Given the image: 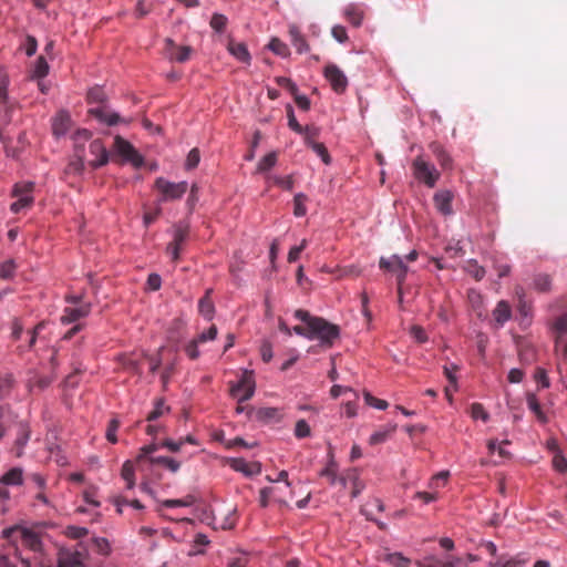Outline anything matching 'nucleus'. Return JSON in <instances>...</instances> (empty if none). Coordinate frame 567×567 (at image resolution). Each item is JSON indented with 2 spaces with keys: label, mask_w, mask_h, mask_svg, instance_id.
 Segmentation results:
<instances>
[{
  "label": "nucleus",
  "mask_w": 567,
  "mask_h": 567,
  "mask_svg": "<svg viewBox=\"0 0 567 567\" xmlns=\"http://www.w3.org/2000/svg\"><path fill=\"white\" fill-rule=\"evenodd\" d=\"M168 411H169V408L165 406L164 401L157 400L154 409L147 415V421H150V422L155 421L156 419L164 415Z\"/></svg>",
  "instance_id": "3c124183"
},
{
  "label": "nucleus",
  "mask_w": 567,
  "mask_h": 567,
  "mask_svg": "<svg viewBox=\"0 0 567 567\" xmlns=\"http://www.w3.org/2000/svg\"><path fill=\"white\" fill-rule=\"evenodd\" d=\"M308 197L303 193H298L293 197V215L302 217L307 214L306 203Z\"/></svg>",
  "instance_id": "58836bf2"
},
{
  "label": "nucleus",
  "mask_w": 567,
  "mask_h": 567,
  "mask_svg": "<svg viewBox=\"0 0 567 567\" xmlns=\"http://www.w3.org/2000/svg\"><path fill=\"white\" fill-rule=\"evenodd\" d=\"M307 245H308L307 239H302L300 245L291 247L288 252V261L289 262L297 261L300 257V254L306 249Z\"/></svg>",
  "instance_id": "4d7b16f0"
},
{
  "label": "nucleus",
  "mask_w": 567,
  "mask_h": 567,
  "mask_svg": "<svg viewBox=\"0 0 567 567\" xmlns=\"http://www.w3.org/2000/svg\"><path fill=\"white\" fill-rule=\"evenodd\" d=\"M516 296H517V311L519 316L522 317V323L527 321L529 323L532 315H533V308L529 301L525 299L524 290L523 288L516 289Z\"/></svg>",
  "instance_id": "5701e85b"
},
{
  "label": "nucleus",
  "mask_w": 567,
  "mask_h": 567,
  "mask_svg": "<svg viewBox=\"0 0 567 567\" xmlns=\"http://www.w3.org/2000/svg\"><path fill=\"white\" fill-rule=\"evenodd\" d=\"M364 401L378 410H385L389 406L386 401L373 396L370 392H364Z\"/></svg>",
  "instance_id": "864d4df0"
},
{
  "label": "nucleus",
  "mask_w": 567,
  "mask_h": 567,
  "mask_svg": "<svg viewBox=\"0 0 567 567\" xmlns=\"http://www.w3.org/2000/svg\"><path fill=\"white\" fill-rule=\"evenodd\" d=\"M527 405H528L529 410L536 415V417L539 422H542V423L547 422V417H546L545 413L543 412L540 403L538 402L535 394L529 393L527 395Z\"/></svg>",
  "instance_id": "72a5a7b5"
},
{
  "label": "nucleus",
  "mask_w": 567,
  "mask_h": 567,
  "mask_svg": "<svg viewBox=\"0 0 567 567\" xmlns=\"http://www.w3.org/2000/svg\"><path fill=\"white\" fill-rule=\"evenodd\" d=\"M553 466L557 472L566 473L567 460L560 453H556L553 457Z\"/></svg>",
  "instance_id": "69168bd1"
},
{
  "label": "nucleus",
  "mask_w": 567,
  "mask_h": 567,
  "mask_svg": "<svg viewBox=\"0 0 567 567\" xmlns=\"http://www.w3.org/2000/svg\"><path fill=\"white\" fill-rule=\"evenodd\" d=\"M432 151L443 169H450L452 167V158L442 146L433 144Z\"/></svg>",
  "instance_id": "473e14b6"
},
{
  "label": "nucleus",
  "mask_w": 567,
  "mask_h": 567,
  "mask_svg": "<svg viewBox=\"0 0 567 567\" xmlns=\"http://www.w3.org/2000/svg\"><path fill=\"white\" fill-rule=\"evenodd\" d=\"M320 475L323 477H327L330 482V484H336L337 482L341 483L342 485L346 484V480L343 477L338 478L337 471L334 464H329L327 467H324Z\"/></svg>",
  "instance_id": "a18cd8bd"
},
{
  "label": "nucleus",
  "mask_w": 567,
  "mask_h": 567,
  "mask_svg": "<svg viewBox=\"0 0 567 567\" xmlns=\"http://www.w3.org/2000/svg\"><path fill=\"white\" fill-rule=\"evenodd\" d=\"M551 278L546 274H540L535 277L534 286L540 292H546L550 289Z\"/></svg>",
  "instance_id": "de8ad7c7"
},
{
  "label": "nucleus",
  "mask_w": 567,
  "mask_h": 567,
  "mask_svg": "<svg viewBox=\"0 0 567 567\" xmlns=\"http://www.w3.org/2000/svg\"><path fill=\"white\" fill-rule=\"evenodd\" d=\"M210 293L212 289H208L198 302V311L207 320H212L215 311L213 300L210 299Z\"/></svg>",
  "instance_id": "c85d7f7f"
},
{
  "label": "nucleus",
  "mask_w": 567,
  "mask_h": 567,
  "mask_svg": "<svg viewBox=\"0 0 567 567\" xmlns=\"http://www.w3.org/2000/svg\"><path fill=\"white\" fill-rule=\"evenodd\" d=\"M91 135H92L91 132L86 128L76 130L72 135V140L74 143V151H84L83 150L84 143L90 141Z\"/></svg>",
  "instance_id": "f704fd0d"
},
{
  "label": "nucleus",
  "mask_w": 567,
  "mask_h": 567,
  "mask_svg": "<svg viewBox=\"0 0 567 567\" xmlns=\"http://www.w3.org/2000/svg\"><path fill=\"white\" fill-rule=\"evenodd\" d=\"M528 560L529 558L525 554H518L517 556L508 559L503 567H520Z\"/></svg>",
  "instance_id": "338daca9"
},
{
  "label": "nucleus",
  "mask_w": 567,
  "mask_h": 567,
  "mask_svg": "<svg viewBox=\"0 0 567 567\" xmlns=\"http://www.w3.org/2000/svg\"><path fill=\"white\" fill-rule=\"evenodd\" d=\"M96 497H97V491L95 487H90V488L85 489L83 493V498H84L85 503L93 507L100 506V502L97 501Z\"/></svg>",
  "instance_id": "680f3d73"
},
{
  "label": "nucleus",
  "mask_w": 567,
  "mask_h": 567,
  "mask_svg": "<svg viewBox=\"0 0 567 567\" xmlns=\"http://www.w3.org/2000/svg\"><path fill=\"white\" fill-rule=\"evenodd\" d=\"M22 483L23 471L21 467H12L0 476V484L4 486H20Z\"/></svg>",
  "instance_id": "a878e982"
},
{
  "label": "nucleus",
  "mask_w": 567,
  "mask_h": 567,
  "mask_svg": "<svg viewBox=\"0 0 567 567\" xmlns=\"http://www.w3.org/2000/svg\"><path fill=\"white\" fill-rule=\"evenodd\" d=\"M417 565L419 567H454L455 560L452 558H447L446 560L425 558L423 561H419Z\"/></svg>",
  "instance_id": "79ce46f5"
},
{
  "label": "nucleus",
  "mask_w": 567,
  "mask_h": 567,
  "mask_svg": "<svg viewBox=\"0 0 567 567\" xmlns=\"http://www.w3.org/2000/svg\"><path fill=\"white\" fill-rule=\"evenodd\" d=\"M276 82L279 86L288 90L291 95L298 92V86L289 78L278 76L276 78Z\"/></svg>",
  "instance_id": "e2e57ef3"
},
{
  "label": "nucleus",
  "mask_w": 567,
  "mask_h": 567,
  "mask_svg": "<svg viewBox=\"0 0 567 567\" xmlns=\"http://www.w3.org/2000/svg\"><path fill=\"white\" fill-rule=\"evenodd\" d=\"M158 444L152 443L140 449V452L135 458V464L141 471H144L146 465H165L168 457L158 456L154 457L152 454L158 450Z\"/></svg>",
  "instance_id": "9d476101"
},
{
  "label": "nucleus",
  "mask_w": 567,
  "mask_h": 567,
  "mask_svg": "<svg viewBox=\"0 0 567 567\" xmlns=\"http://www.w3.org/2000/svg\"><path fill=\"white\" fill-rule=\"evenodd\" d=\"M66 306L61 316L63 324H70L86 318L92 309L90 301L85 300L83 295H66Z\"/></svg>",
  "instance_id": "7ed1b4c3"
},
{
  "label": "nucleus",
  "mask_w": 567,
  "mask_h": 567,
  "mask_svg": "<svg viewBox=\"0 0 567 567\" xmlns=\"http://www.w3.org/2000/svg\"><path fill=\"white\" fill-rule=\"evenodd\" d=\"M248 417L264 423L272 421L278 422L282 417V413L278 408L265 406L259 409H249Z\"/></svg>",
  "instance_id": "2eb2a0df"
},
{
  "label": "nucleus",
  "mask_w": 567,
  "mask_h": 567,
  "mask_svg": "<svg viewBox=\"0 0 567 567\" xmlns=\"http://www.w3.org/2000/svg\"><path fill=\"white\" fill-rule=\"evenodd\" d=\"M465 270L476 280H481L485 276V269L474 259L467 261Z\"/></svg>",
  "instance_id": "37998d69"
},
{
  "label": "nucleus",
  "mask_w": 567,
  "mask_h": 567,
  "mask_svg": "<svg viewBox=\"0 0 567 567\" xmlns=\"http://www.w3.org/2000/svg\"><path fill=\"white\" fill-rule=\"evenodd\" d=\"M195 502V496L187 495L181 499H166L162 503V505L164 507L192 506Z\"/></svg>",
  "instance_id": "49530a36"
},
{
  "label": "nucleus",
  "mask_w": 567,
  "mask_h": 567,
  "mask_svg": "<svg viewBox=\"0 0 567 567\" xmlns=\"http://www.w3.org/2000/svg\"><path fill=\"white\" fill-rule=\"evenodd\" d=\"M311 430L309 424L305 420H299L295 426V436L297 439H305L310 436Z\"/></svg>",
  "instance_id": "5fc2aeb1"
},
{
  "label": "nucleus",
  "mask_w": 567,
  "mask_h": 567,
  "mask_svg": "<svg viewBox=\"0 0 567 567\" xmlns=\"http://www.w3.org/2000/svg\"><path fill=\"white\" fill-rule=\"evenodd\" d=\"M87 102L89 103H103L106 100L105 92L100 86H94L87 92Z\"/></svg>",
  "instance_id": "09e8293b"
},
{
  "label": "nucleus",
  "mask_w": 567,
  "mask_h": 567,
  "mask_svg": "<svg viewBox=\"0 0 567 567\" xmlns=\"http://www.w3.org/2000/svg\"><path fill=\"white\" fill-rule=\"evenodd\" d=\"M114 151L122 156L125 162L131 163L135 168H140L144 164L143 156L135 147L120 135L114 138Z\"/></svg>",
  "instance_id": "6e6552de"
},
{
  "label": "nucleus",
  "mask_w": 567,
  "mask_h": 567,
  "mask_svg": "<svg viewBox=\"0 0 567 567\" xmlns=\"http://www.w3.org/2000/svg\"><path fill=\"white\" fill-rule=\"evenodd\" d=\"M227 24V18L224 14L215 13L210 19V27L217 32H221Z\"/></svg>",
  "instance_id": "13d9d810"
},
{
  "label": "nucleus",
  "mask_w": 567,
  "mask_h": 567,
  "mask_svg": "<svg viewBox=\"0 0 567 567\" xmlns=\"http://www.w3.org/2000/svg\"><path fill=\"white\" fill-rule=\"evenodd\" d=\"M288 126L296 133H303V126H301L296 116L291 105L287 106Z\"/></svg>",
  "instance_id": "6e6d98bb"
},
{
  "label": "nucleus",
  "mask_w": 567,
  "mask_h": 567,
  "mask_svg": "<svg viewBox=\"0 0 567 567\" xmlns=\"http://www.w3.org/2000/svg\"><path fill=\"white\" fill-rule=\"evenodd\" d=\"M453 194L450 190H439L433 196L434 206L444 216L453 214L452 208Z\"/></svg>",
  "instance_id": "f3484780"
},
{
  "label": "nucleus",
  "mask_w": 567,
  "mask_h": 567,
  "mask_svg": "<svg viewBox=\"0 0 567 567\" xmlns=\"http://www.w3.org/2000/svg\"><path fill=\"white\" fill-rule=\"evenodd\" d=\"M289 35H290V41H291L292 45L296 48L298 53H300V54L307 53L310 50V47H309L305 35L301 33L300 29L297 25H295V24L289 25Z\"/></svg>",
  "instance_id": "4be33fe9"
},
{
  "label": "nucleus",
  "mask_w": 567,
  "mask_h": 567,
  "mask_svg": "<svg viewBox=\"0 0 567 567\" xmlns=\"http://www.w3.org/2000/svg\"><path fill=\"white\" fill-rule=\"evenodd\" d=\"M32 186H33V183H28L24 185L17 184L14 186L13 194H14V196L18 197V199L16 202H13L10 206V209L13 213L17 214L20 210H22L23 208L31 205V203H32V195H31Z\"/></svg>",
  "instance_id": "ddd939ff"
},
{
  "label": "nucleus",
  "mask_w": 567,
  "mask_h": 567,
  "mask_svg": "<svg viewBox=\"0 0 567 567\" xmlns=\"http://www.w3.org/2000/svg\"><path fill=\"white\" fill-rule=\"evenodd\" d=\"M343 16L354 28H359L364 19V10L357 3H350L344 8Z\"/></svg>",
  "instance_id": "aec40b11"
},
{
  "label": "nucleus",
  "mask_w": 567,
  "mask_h": 567,
  "mask_svg": "<svg viewBox=\"0 0 567 567\" xmlns=\"http://www.w3.org/2000/svg\"><path fill=\"white\" fill-rule=\"evenodd\" d=\"M89 151L92 158L87 163L92 168H99L109 163V153L101 140L92 141L89 145Z\"/></svg>",
  "instance_id": "4468645a"
},
{
  "label": "nucleus",
  "mask_w": 567,
  "mask_h": 567,
  "mask_svg": "<svg viewBox=\"0 0 567 567\" xmlns=\"http://www.w3.org/2000/svg\"><path fill=\"white\" fill-rule=\"evenodd\" d=\"M13 385V378L11 374H0V398L9 395Z\"/></svg>",
  "instance_id": "8fccbe9b"
},
{
  "label": "nucleus",
  "mask_w": 567,
  "mask_h": 567,
  "mask_svg": "<svg viewBox=\"0 0 567 567\" xmlns=\"http://www.w3.org/2000/svg\"><path fill=\"white\" fill-rule=\"evenodd\" d=\"M471 416L474 420L481 419L483 422H487L489 419V414L481 403H473L471 405Z\"/></svg>",
  "instance_id": "603ef678"
},
{
  "label": "nucleus",
  "mask_w": 567,
  "mask_h": 567,
  "mask_svg": "<svg viewBox=\"0 0 567 567\" xmlns=\"http://www.w3.org/2000/svg\"><path fill=\"white\" fill-rule=\"evenodd\" d=\"M295 318L309 326V334L311 336L309 340H319L326 348H331L340 336V329L337 324L330 323L321 317L312 316L307 310H296Z\"/></svg>",
  "instance_id": "f257e3e1"
},
{
  "label": "nucleus",
  "mask_w": 567,
  "mask_h": 567,
  "mask_svg": "<svg viewBox=\"0 0 567 567\" xmlns=\"http://www.w3.org/2000/svg\"><path fill=\"white\" fill-rule=\"evenodd\" d=\"M383 560L393 567H410L411 564V560L401 553L385 554Z\"/></svg>",
  "instance_id": "e433bc0d"
},
{
  "label": "nucleus",
  "mask_w": 567,
  "mask_h": 567,
  "mask_svg": "<svg viewBox=\"0 0 567 567\" xmlns=\"http://www.w3.org/2000/svg\"><path fill=\"white\" fill-rule=\"evenodd\" d=\"M58 567H86V555L79 550L62 551Z\"/></svg>",
  "instance_id": "dca6fc26"
},
{
  "label": "nucleus",
  "mask_w": 567,
  "mask_h": 567,
  "mask_svg": "<svg viewBox=\"0 0 567 567\" xmlns=\"http://www.w3.org/2000/svg\"><path fill=\"white\" fill-rule=\"evenodd\" d=\"M89 114L100 122L107 124L109 126L115 125L121 121L117 113L107 111L104 106H97L89 110Z\"/></svg>",
  "instance_id": "412c9836"
},
{
  "label": "nucleus",
  "mask_w": 567,
  "mask_h": 567,
  "mask_svg": "<svg viewBox=\"0 0 567 567\" xmlns=\"http://www.w3.org/2000/svg\"><path fill=\"white\" fill-rule=\"evenodd\" d=\"M412 171L414 177L430 188H433L440 178V172L435 166L424 161L421 156L413 161Z\"/></svg>",
  "instance_id": "20e7f679"
},
{
  "label": "nucleus",
  "mask_w": 567,
  "mask_h": 567,
  "mask_svg": "<svg viewBox=\"0 0 567 567\" xmlns=\"http://www.w3.org/2000/svg\"><path fill=\"white\" fill-rule=\"evenodd\" d=\"M122 478L126 482V488L132 489L135 485L133 462L126 461L121 471Z\"/></svg>",
  "instance_id": "c9c22d12"
},
{
  "label": "nucleus",
  "mask_w": 567,
  "mask_h": 567,
  "mask_svg": "<svg viewBox=\"0 0 567 567\" xmlns=\"http://www.w3.org/2000/svg\"><path fill=\"white\" fill-rule=\"evenodd\" d=\"M189 236V225L179 221L173 226V240L166 247V254L171 256L174 262L181 258V251L184 243Z\"/></svg>",
  "instance_id": "39448f33"
},
{
  "label": "nucleus",
  "mask_w": 567,
  "mask_h": 567,
  "mask_svg": "<svg viewBox=\"0 0 567 567\" xmlns=\"http://www.w3.org/2000/svg\"><path fill=\"white\" fill-rule=\"evenodd\" d=\"M268 48L281 58H287L290 54L288 45L278 38H272L268 44Z\"/></svg>",
  "instance_id": "4c0bfd02"
},
{
  "label": "nucleus",
  "mask_w": 567,
  "mask_h": 567,
  "mask_svg": "<svg viewBox=\"0 0 567 567\" xmlns=\"http://www.w3.org/2000/svg\"><path fill=\"white\" fill-rule=\"evenodd\" d=\"M32 186H33V183H28L24 185L17 184L14 186L13 194H14V196L18 197V199L16 202H13L10 206V209L13 213L17 214L20 210H22L23 208L31 205V203H32V195H31Z\"/></svg>",
  "instance_id": "9b49d317"
},
{
  "label": "nucleus",
  "mask_w": 567,
  "mask_h": 567,
  "mask_svg": "<svg viewBox=\"0 0 567 567\" xmlns=\"http://www.w3.org/2000/svg\"><path fill=\"white\" fill-rule=\"evenodd\" d=\"M75 158L70 162L69 172L79 174L84 169V151H74Z\"/></svg>",
  "instance_id": "a19ab883"
},
{
  "label": "nucleus",
  "mask_w": 567,
  "mask_h": 567,
  "mask_svg": "<svg viewBox=\"0 0 567 567\" xmlns=\"http://www.w3.org/2000/svg\"><path fill=\"white\" fill-rule=\"evenodd\" d=\"M554 329L558 333L557 337H563V334L567 331V316L557 318L554 322Z\"/></svg>",
  "instance_id": "774afa93"
},
{
  "label": "nucleus",
  "mask_w": 567,
  "mask_h": 567,
  "mask_svg": "<svg viewBox=\"0 0 567 567\" xmlns=\"http://www.w3.org/2000/svg\"><path fill=\"white\" fill-rule=\"evenodd\" d=\"M379 266L383 270L396 274V271L404 267L405 264L403 262V259L400 256L393 255L390 258L382 257L380 259Z\"/></svg>",
  "instance_id": "c756f323"
},
{
  "label": "nucleus",
  "mask_w": 567,
  "mask_h": 567,
  "mask_svg": "<svg viewBox=\"0 0 567 567\" xmlns=\"http://www.w3.org/2000/svg\"><path fill=\"white\" fill-rule=\"evenodd\" d=\"M277 163V153L271 152L265 155L257 165V172L264 173L271 169Z\"/></svg>",
  "instance_id": "ea45409f"
},
{
  "label": "nucleus",
  "mask_w": 567,
  "mask_h": 567,
  "mask_svg": "<svg viewBox=\"0 0 567 567\" xmlns=\"http://www.w3.org/2000/svg\"><path fill=\"white\" fill-rule=\"evenodd\" d=\"M323 76L337 94H342L348 87V79L343 71L333 63H328L323 69Z\"/></svg>",
  "instance_id": "1a4fd4ad"
},
{
  "label": "nucleus",
  "mask_w": 567,
  "mask_h": 567,
  "mask_svg": "<svg viewBox=\"0 0 567 567\" xmlns=\"http://www.w3.org/2000/svg\"><path fill=\"white\" fill-rule=\"evenodd\" d=\"M331 35L333 37L334 40H337L340 43H344L349 39L346 28L340 24L332 27Z\"/></svg>",
  "instance_id": "0e129e2a"
},
{
  "label": "nucleus",
  "mask_w": 567,
  "mask_h": 567,
  "mask_svg": "<svg viewBox=\"0 0 567 567\" xmlns=\"http://www.w3.org/2000/svg\"><path fill=\"white\" fill-rule=\"evenodd\" d=\"M49 64L44 56H38V90L43 94H48L51 85L49 83H42L41 80L49 74Z\"/></svg>",
  "instance_id": "cd10ccee"
},
{
  "label": "nucleus",
  "mask_w": 567,
  "mask_h": 567,
  "mask_svg": "<svg viewBox=\"0 0 567 567\" xmlns=\"http://www.w3.org/2000/svg\"><path fill=\"white\" fill-rule=\"evenodd\" d=\"M155 188L161 193V200H176L184 196L188 189L186 182L172 183L163 177H158L155 181Z\"/></svg>",
  "instance_id": "0eeeda50"
},
{
  "label": "nucleus",
  "mask_w": 567,
  "mask_h": 567,
  "mask_svg": "<svg viewBox=\"0 0 567 567\" xmlns=\"http://www.w3.org/2000/svg\"><path fill=\"white\" fill-rule=\"evenodd\" d=\"M319 128L313 125H308L303 127V135L305 143L308 147L312 146L313 144L318 143L316 140L319 136Z\"/></svg>",
  "instance_id": "c03bdc74"
},
{
  "label": "nucleus",
  "mask_w": 567,
  "mask_h": 567,
  "mask_svg": "<svg viewBox=\"0 0 567 567\" xmlns=\"http://www.w3.org/2000/svg\"><path fill=\"white\" fill-rule=\"evenodd\" d=\"M166 52L171 60L184 63L189 60L193 49L188 45L178 47L173 40H166Z\"/></svg>",
  "instance_id": "a211bd4d"
},
{
  "label": "nucleus",
  "mask_w": 567,
  "mask_h": 567,
  "mask_svg": "<svg viewBox=\"0 0 567 567\" xmlns=\"http://www.w3.org/2000/svg\"><path fill=\"white\" fill-rule=\"evenodd\" d=\"M210 543L207 538L206 534H194V538L192 540L190 549L188 550L189 556H195L203 554L205 547Z\"/></svg>",
  "instance_id": "2f4dec72"
},
{
  "label": "nucleus",
  "mask_w": 567,
  "mask_h": 567,
  "mask_svg": "<svg viewBox=\"0 0 567 567\" xmlns=\"http://www.w3.org/2000/svg\"><path fill=\"white\" fill-rule=\"evenodd\" d=\"M72 126V118L66 111H60L53 118H52V132L53 134L59 137L64 134L71 128Z\"/></svg>",
  "instance_id": "6ab92c4d"
},
{
  "label": "nucleus",
  "mask_w": 567,
  "mask_h": 567,
  "mask_svg": "<svg viewBox=\"0 0 567 567\" xmlns=\"http://www.w3.org/2000/svg\"><path fill=\"white\" fill-rule=\"evenodd\" d=\"M310 148H312V151L319 156L321 157L322 162L324 164H330L331 162V157L328 153V150L327 147L324 146V144L322 143H316L313 144L312 146H310Z\"/></svg>",
  "instance_id": "bf43d9fd"
},
{
  "label": "nucleus",
  "mask_w": 567,
  "mask_h": 567,
  "mask_svg": "<svg viewBox=\"0 0 567 567\" xmlns=\"http://www.w3.org/2000/svg\"><path fill=\"white\" fill-rule=\"evenodd\" d=\"M7 432H14L16 445L18 447L17 455L21 456L20 449L27 445L31 430L23 420H18V416L6 406H0V440Z\"/></svg>",
  "instance_id": "f03ea898"
},
{
  "label": "nucleus",
  "mask_w": 567,
  "mask_h": 567,
  "mask_svg": "<svg viewBox=\"0 0 567 567\" xmlns=\"http://www.w3.org/2000/svg\"><path fill=\"white\" fill-rule=\"evenodd\" d=\"M231 467L241 472L248 476H252L259 474L261 472V465L258 462L248 463L244 458H235L233 460Z\"/></svg>",
  "instance_id": "b1692460"
},
{
  "label": "nucleus",
  "mask_w": 567,
  "mask_h": 567,
  "mask_svg": "<svg viewBox=\"0 0 567 567\" xmlns=\"http://www.w3.org/2000/svg\"><path fill=\"white\" fill-rule=\"evenodd\" d=\"M255 388L254 373L246 370L243 372L240 380L236 384H231L230 395L237 399L239 403H244L252 398Z\"/></svg>",
  "instance_id": "423d86ee"
},
{
  "label": "nucleus",
  "mask_w": 567,
  "mask_h": 567,
  "mask_svg": "<svg viewBox=\"0 0 567 567\" xmlns=\"http://www.w3.org/2000/svg\"><path fill=\"white\" fill-rule=\"evenodd\" d=\"M396 430V424H389L378 431H375L371 436H370V444L371 445H377V444H381L383 442H385Z\"/></svg>",
  "instance_id": "7c9ffc66"
},
{
  "label": "nucleus",
  "mask_w": 567,
  "mask_h": 567,
  "mask_svg": "<svg viewBox=\"0 0 567 567\" xmlns=\"http://www.w3.org/2000/svg\"><path fill=\"white\" fill-rule=\"evenodd\" d=\"M200 161V155L198 148H193L187 155L185 167L186 169H194L197 167Z\"/></svg>",
  "instance_id": "052dcab7"
},
{
  "label": "nucleus",
  "mask_w": 567,
  "mask_h": 567,
  "mask_svg": "<svg viewBox=\"0 0 567 567\" xmlns=\"http://www.w3.org/2000/svg\"><path fill=\"white\" fill-rule=\"evenodd\" d=\"M493 317L498 327H503L512 317V309L507 301L501 300L493 310Z\"/></svg>",
  "instance_id": "393cba45"
},
{
  "label": "nucleus",
  "mask_w": 567,
  "mask_h": 567,
  "mask_svg": "<svg viewBox=\"0 0 567 567\" xmlns=\"http://www.w3.org/2000/svg\"><path fill=\"white\" fill-rule=\"evenodd\" d=\"M228 51L231 55H234L238 61L249 64L251 56L248 52V49L243 42L230 41L228 43Z\"/></svg>",
  "instance_id": "bb28decb"
},
{
  "label": "nucleus",
  "mask_w": 567,
  "mask_h": 567,
  "mask_svg": "<svg viewBox=\"0 0 567 567\" xmlns=\"http://www.w3.org/2000/svg\"><path fill=\"white\" fill-rule=\"evenodd\" d=\"M32 186H33V183H28L24 185L17 184L14 186L13 194H14V196L18 197V199L16 202H13L10 206V209L13 213L17 214L20 210H22L23 208L31 205V203H32V195H31Z\"/></svg>",
  "instance_id": "f8f14e48"
}]
</instances>
